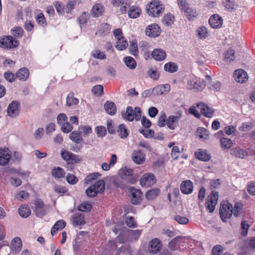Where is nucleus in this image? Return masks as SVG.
I'll list each match as a JSON object with an SVG mask.
<instances>
[{
    "instance_id": "c756f323",
    "label": "nucleus",
    "mask_w": 255,
    "mask_h": 255,
    "mask_svg": "<svg viewBox=\"0 0 255 255\" xmlns=\"http://www.w3.org/2000/svg\"><path fill=\"white\" fill-rule=\"evenodd\" d=\"M29 75V70L27 68H23L20 69L16 73V77L21 81H25Z\"/></svg>"
},
{
    "instance_id": "bf43d9fd",
    "label": "nucleus",
    "mask_w": 255,
    "mask_h": 255,
    "mask_svg": "<svg viewBox=\"0 0 255 255\" xmlns=\"http://www.w3.org/2000/svg\"><path fill=\"white\" fill-rule=\"evenodd\" d=\"M167 117L164 112H161L158 120V126L160 127H164L166 124Z\"/></svg>"
},
{
    "instance_id": "8fccbe9b",
    "label": "nucleus",
    "mask_w": 255,
    "mask_h": 255,
    "mask_svg": "<svg viewBox=\"0 0 255 255\" xmlns=\"http://www.w3.org/2000/svg\"><path fill=\"white\" fill-rule=\"evenodd\" d=\"M91 55L95 58L101 60L106 58V55L105 54L104 52L101 51L99 49L94 50L91 53Z\"/></svg>"
},
{
    "instance_id": "393cba45",
    "label": "nucleus",
    "mask_w": 255,
    "mask_h": 255,
    "mask_svg": "<svg viewBox=\"0 0 255 255\" xmlns=\"http://www.w3.org/2000/svg\"><path fill=\"white\" fill-rule=\"evenodd\" d=\"M72 224L75 226L82 225L85 224L84 216L83 214L76 213L72 216Z\"/></svg>"
},
{
    "instance_id": "1a4fd4ad",
    "label": "nucleus",
    "mask_w": 255,
    "mask_h": 255,
    "mask_svg": "<svg viewBox=\"0 0 255 255\" xmlns=\"http://www.w3.org/2000/svg\"><path fill=\"white\" fill-rule=\"evenodd\" d=\"M18 45L17 40H13L10 36H7L0 39V47L6 49H12Z\"/></svg>"
},
{
    "instance_id": "ddd939ff",
    "label": "nucleus",
    "mask_w": 255,
    "mask_h": 255,
    "mask_svg": "<svg viewBox=\"0 0 255 255\" xmlns=\"http://www.w3.org/2000/svg\"><path fill=\"white\" fill-rule=\"evenodd\" d=\"M234 78L236 82L242 84L245 83L248 80V75L245 70L239 69L235 71Z\"/></svg>"
},
{
    "instance_id": "c85d7f7f",
    "label": "nucleus",
    "mask_w": 255,
    "mask_h": 255,
    "mask_svg": "<svg viewBox=\"0 0 255 255\" xmlns=\"http://www.w3.org/2000/svg\"><path fill=\"white\" fill-rule=\"evenodd\" d=\"M104 9L103 6L100 3H96L93 6L91 14L93 17H99L104 12Z\"/></svg>"
},
{
    "instance_id": "49530a36",
    "label": "nucleus",
    "mask_w": 255,
    "mask_h": 255,
    "mask_svg": "<svg viewBox=\"0 0 255 255\" xmlns=\"http://www.w3.org/2000/svg\"><path fill=\"white\" fill-rule=\"evenodd\" d=\"M126 65L130 69H133L136 67V63L135 60L131 57H127L125 58Z\"/></svg>"
},
{
    "instance_id": "f257e3e1",
    "label": "nucleus",
    "mask_w": 255,
    "mask_h": 255,
    "mask_svg": "<svg viewBox=\"0 0 255 255\" xmlns=\"http://www.w3.org/2000/svg\"><path fill=\"white\" fill-rule=\"evenodd\" d=\"M243 205L241 203L237 202L233 208L232 204L224 202V218H230L233 214L238 217L240 216L243 212Z\"/></svg>"
},
{
    "instance_id": "7ed1b4c3",
    "label": "nucleus",
    "mask_w": 255,
    "mask_h": 255,
    "mask_svg": "<svg viewBox=\"0 0 255 255\" xmlns=\"http://www.w3.org/2000/svg\"><path fill=\"white\" fill-rule=\"evenodd\" d=\"M141 110L139 107H135L133 110L131 107H128L126 111L122 112L123 117L126 120L132 122L134 119L136 121H138L141 118Z\"/></svg>"
},
{
    "instance_id": "69168bd1",
    "label": "nucleus",
    "mask_w": 255,
    "mask_h": 255,
    "mask_svg": "<svg viewBox=\"0 0 255 255\" xmlns=\"http://www.w3.org/2000/svg\"><path fill=\"white\" fill-rule=\"evenodd\" d=\"M96 132L99 137L104 136L107 132L105 127L103 126H98L96 128Z\"/></svg>"
},
{
    "instance_id": "4c0bfd02",
    "label": "nucleus",
    "mask_w": 255,
    "mask_h": 255,
    "mask_svg": "<svg viewBox=\"0 0 255 255\" xmlns=\"http://www.w3.org/2000/svg\"><path fill=\"white\" fill-rule=\"evenodd\" d=\"M164 69L169 73H174L177 71L178 66L174 62H168L164 65Z\"/></svg>"
},
{
    "instance_id": "a19ab883",
    "label": "nucleus",
    "mask_w": 255,
    "mask_h": 255,
    "mask_svg": "<svg viewBox=\"0 0 255 255\" xmlns=\"http://www.w3.org/2000/svg\"><path fill=\"white\" fill-rule=\"evenodd\" d=\"M132 172V169L125 167L120 170L119 174L121 178H125L126 177L131 176Z\"/></svg>"
},
{
    "instance_id": "79ce46f5",
    "label": "nucleus",
    "mask_w": 255,
    "mask_h": 255,
    "mask_svg": "<svg viewBox=\"0 0 255 255\" xmlns=\"http://www.w3.org/2000/svg\"><path fill=\"white\" fill-rule=\"evenodd\" d=\"M182 11L185 12L186 16L190 20L193 19L197 15L196 11L194 9L190 8L188 6L183 9Z\"/></svg>"
},
{
    "instance_id": "a18cd8bd",
    "label": "nucleus",
    "mask_w": 255,
    "mask_h": 255,
    "mask_svg": "<svg viewBox=\"0 0 255 255\" xmlns=\"http://www.w3.org/2000/svg\"><path fill=\"white\" fill-rule=\"evenodd\" d=\"M126 230L128 231V235L130 236L132 239L135 240L138 239L142 233V230H129L126 229Z\"/></svg>"
},
{
    "instance_id": "4d7b16f0",
    "label": "nucleus",
    "mask_w": 255,
    "mask_h": 255,
    "mask_svg": "<svg viewBox=\"0 0 255 255\" xmlns=\"http://www.w3.org/2000/svg\"><path fill=\"white\" fill-rule=\"evenodd\" d=\"M101 174L99 172L93 173L87 176L85 179V183L89 184L93 181L97 179L98 177H100Z\"/></svg>"
},
{
    "instance_id": "2f4dec72",
    "label": "nucleus",
    "mask_w": 255,
    "mask_h": 255,
    "mask_svg": "<svg viewBox=\"0 0 255 255\" xmlns=\"http://www.w3.org/2000/svg\"><path fill=\"white\" fill-rule=\"evenodd\" d=\"M104 108L106 112L110 115H114L117 111L116 106L112 102H106L104 105Z\"/></svg>"
},
{
    "instance_id": "e2e57ef3",
    "label": "nucleus",
    "mask_w": 255,
    "mask_h": 255,
    "mask_svg": "<svg viewBox=\"0 0 255 255\" xmlns=\"http://www.w3.org/2000/svg\"><path fill=\"white\" fill-rule=\"evenodd\" d=\"M147 75L149 77L154 80H157L159 77V73L156 69H150L147 72Z\"/></svg>"
},
{
    "instance_id": "f704fd0d",
    "label": "nucleus",
    "mask_w": 255,
    "mask_h": 255,
    "mask_svg": "<svg viewBox=\"0 0 255 255\" xmlns=\"http://www.w3.org/2000/svg\"><path fill=\"white\" fill-rule=\"evenodd\" d=\"M69 138L76 143H80L83 141L81 133L79 131L74 130L69 134Z\"/></svg>"
},
{
    "instance_id": "2eb2a0df",
    "label": "nucleus",
    "mask_w": 255,
    "mask_h": 255,
    "mask_svg": "<svg viewBox=\"0 0 255 255\" xmlns=\"http://www.w3.org/2000/svg\"><path fill=\"white\" fill-rule=\"evenodd\" d=\"M185 240V237L183 236L175 237L169 243L168 247L171 250H177L180 246H183Z\"/></svg>"
},
{
    "instance_id": "9b49d317",
    "label": "nucleus",
    "mask_w": 255,
    "mask_h": 255,
    "mask_svg": "<svg viewBox=\"0 0 255 255\" xmlns=\"http://www.w3.org/2000/svg\"><path fill=\"white\" fill-rule=\"evenodd\" d=\"M161 32L160 27L156 23H152L148 25L145 28V33L150 37H156Z\"/></svg>"
},
{
    "instance_id": "0e129e2a",
    "label": "nucleus",
    "mask_w": 255,
    "mask_h": 255,
    "mask_svg": "<svg viewBox=\"0 0 255 255\" xmlns=\"http://www.w3.org/2000/svg\"><path fill=\"white\" fill-rule=\"evenodd\" d=\"M75 5V1L73 0H69L66 5L65 6V11L66 13L70 12L74 8Z\"/></svg>"
},
{
    "instance_id": "13d9d810",
    "label": "nucleus",
    "mask_w": 255,
    "mask_h": 255,
    "mask_svg": "<svg viewBox=\"0 0 255 255\" xmlns=\"http://www.w3.org/2000/svg\"><path fill=\"white\" fill-rule=\"evenodd\" d=\"M92 205L89 202H83L78 207V210L82 212H88L92 209Z\"/></svg>"
},
{
    "instance_id": "c9c22d12",
    "label": "nucleus",
    "mask_w": 255,
    "mask_h": 255,
    "mask_svg": "<svg viewBox=\"0 0 255 255\" xmlns=\"http://www.w3.org/2000/svg\"><path fill=\"white\" fill-rule=\"evenodd\" d=\"M141 10L140 8L137 6H132L130 7L128 11V15L130 18H136L140 14Z\"/></svg>"
},
{
    "instance_id": "f3484780",
    "label": "nucleus",
    "mask_w": 255,
    "mask_h": 255,
    "mask_svg": "<svg viewBox=\"0 0 255 255\" xmlns=\"http://www.w3.org/2000/svg\"><path fill=\"white\" fill-rule=\"evenodd\" d=\"M10 151L7 148L0 149V165L7 164L11 158Z\"/></svg>"
},
{
    "instance_id": "4468645a",
    "label": "nucleus",
    "mask_w": 255,
    "mask_h": 255,
    "mask_svg": "<svg viewBox=\"0 0 255 255\" xmlns=\"http://www.w3.org/2000/svg\"><path fill=\"white\" fill-rule=\"evenodd\" d=\"M19 112V104L17 101H12L7 109V115L11 118L16 117Z\"/></svg>"
},
{
    "instance_id": "de8ad7c7",
    "label": "nucleus",
    "mask_w": 255,
    "mask_h": 255,
    "mask_svg": "<svg viewBox=\"0 0 255 255\" xmlns=\"http://www.w3.org/2000/svg\"><path fill=\"white\" fill-rule=\"evenodd\" d=\"M174 22V16L171 14L168 13L164 15L162 22L164 25L166 26L171 25Z\"/></svg>"
},
{
    "instance_id": "ea45409f",
    "label": "nucleus",
    "mask_w": 255,
    "mask_h": 255,
    "mask_svg": "<svg viewBox=\"0 0 255 255\" xmlns=\"http://www.w3.org/2000/svg\"><path fill=\"white\" fill-rule=\"evenodd\" d=\"M19 215L23 218H26L31 214V211L28 206L23 205L20 206L18 209Z\"/></svg>"
},
{
    "instance_id": "c03bdc74",
    "label": "nucleus",
    "mask_w": 255,
    "mask_h": 255,
    "mask_svg": "<svg viewBox=\"0 0 255 255\" xmlns=\"http://www.w3.org/2000/svg\"><path fill=\"white\" fill-rule=\"evenodd\" d=\"M93 186L98 193H102L105 191V183L103 180H98Z\"/></svg>"
},
{
    "instance_id": "423d86ee",
    "label": "nucleus",
    "mask_w": 255,
    "mask_h": 255,
    "mask_svg": "<svg viewBox=\"0 0 255 255\" xmlns=\"http://www.w3.org/2000/svg\"><path fill=\"white\" fill-rule=\"evenodd\" d=\"M218 197V193L215 191H213L211 194L208 196L205 206L209 212L212 213L214 211Z\"/></svg>"
},
{
    "instance_id": "39448f33",
    "label": "nucleus",
    "mask_w": 255,
    "mask_h": 255,
    "mask_svg": "<svg viewBox=\"0 0 255 255\" xmlns=\"http://www.w3.org/2000/svg\"><path fill=\"white\" fill-rule=\"evenodd\" d=\"M205 87L203 81L195 77H191L187 81L186 88L190 90L201 91Z\"/></svg>"
},
{
    "instance_id": "9d476101",
    "label": "nucleus",
    "mask_w": 255,
    "mask_h": 255,
    "mask_svg": "<svg viewBox=\"0 0 255 255\" xmlns=\"http://www.w3.org/2000/svg\"><path fill=\"white\" fill-rule=\"evenodd\" d=\"M197 108L200 111V113L208 118L213 117L214 110L209 107L207 105L203 103H199L197 105Z\"/></svg>"
},
{
    "instance_id": "5fc2aeb1",
    "label": "nucleus",
    "mask_w": 255,
    "mask_h": 255,
    "mask_svg": "<svg viewBox=\"0 0 255 255\" xmlns=\"http://www.w3.org/2000/svg\"><path fill=\"white\" fill-rule=\"evenodd\" d=\"M118 132L121 138H124L128 135V132L124 125H120L118 127Z\"/></svg>"
},
{
    "instance_id": "bb28decb",
    "label": "nucleus",
    "mask_w": 255,
    "mask_h": 255,
    "mask_svg": "<svg viewBox=\"0 0 255 255\" xmlns=\"http://www.w3.org/2000/svg\"><path fill=\"white\" fill-rule=\"evenodd\" d=\"M152 57L156 61H161L164 60L166 57L165 51L160 48L155 49L152 52Z\"/></svg>"
},
{
    "instance_id": "09e8293b",
    "label": "nucleus",
    "mask_w": 255,
    "mask_h": 255,
    "mask_svg": "<svg viewBox=\"0 0 255 255\" xmlns=\"http://www.w3.org/2000/svg\"><path fill=\"white\" fill-rule=\"evenodd\" d=\"M79 103V100L72 95L69 94L66 98V105L68 107L76 105Z\"/></svg>"
},
{
    "instance_id": "aec40b11",
    "label": "nucleus",
    "mask_w": 255,
    "mask_h": 255,
    "mask_svg": "<svg viewBox=\"0 0 255 255\" xmlns=\"http://www.w3.org/2000/svg\"><path fill=\"white\" fill-rule=\"evenodd\" d=\"M193 184L189 180L183 181L180 185V190L184 194L188 195L192 193L193 191Z\"/></svg>"
},
{
    "instance_id": "7c9ffc66",
    "label": "nucleus",
    "mask_w": 255,
    "mask_h": 255,
    "mask_svg": "<svg viewBox=\"0 0 255 255\" xmlns=\"http://www.w3.org/2000/svg\"><path fill=\"white\" fill-rule=\"evenodd\" d=\"M52 175L56 179L64 178L65 175V172L64 170L59 167L53 168L51 171Z\"/></svg>"
},
{
    "instance_id": "20e7f679",
    "label": "nucleus",
    "mask_w": 255,
    "mask_h": 255,
    "mask_svg": "<svg viewBox=\"0 0 255 255\" xmlns=\"http://www.w3.org/2000/svg\"><path fill=\"white\" fill-rule=\"evenodd\" d=\"M114 35L117 40L116 48L119 50H124L128 46V43L123 36L121 29H116L114 31Z\"/></svg>"
},
{
    "instance_id": "5701e85b",
    "label": "nucleus",
    "mask_w": 255,
    "mask_h": 255,
    "mask_svg": "<svg viewBox=\"0 0 255 255\" xmlns=\"http://www.w3.org/2000/svg\"><path fill=\"white\" fill-rule=\"evenodd\" d=\"M22 242L19 237H15L11 242V250L13 254H18L21 249Z\"/></svg>"
},
{
    "instance_id": "58836bf2",
    "label": "nucleus",
    "mask_w": 255,
    "mask_h": 255,
    "mask_svg": "<svg viewBox=\"0 0 255 255\" xmlns=\"http://www.w3.org/2000/svg\"><path fill=\"white\" fill-rule=\"evenodd\" d=\"M235 59V51L232 48H230L226 52L224 56V61L227 63H230Z\"/></svg>"
},
{
    "instance_id": "f03ea898",
    "label": "nucleus",
    "mask_w": 255,
    "mask_h": 255,
    "mask_svg": "<svg viewBox=\"0 0 255 255\" xmlns=\"http://www.w3.org/2000/svg\"><path fill=\"white\" fill-rule=\"evenodd\" d=\"M164 6L160 1L157 0H152L147 7V13L153 17L159 16L164 10Z\"/></svg>"
},
{
    "instance_id": "37998d69",
    "label": "nucleus",
    "mask_w": 255,
    "mask_h": 255,
    "mask_svg": "<svg viewBox=\"0 0 255 255\" xmlns=\"http://www.w3.org/2000/svg\"><path fill=\"white\" fill-rule=\"evenodd\" d=\"M159 190L158 189L154 188L149 190L146 193L145 196L147 200H153L159 194Z\"/></svg>"
},
{
    "instance_id": "a878e982",
    "label": "nucleus",
    "mask_w": 255,
    "mask_h": 255,
    "mask_svg": "<svg viewBox=\"0 0 255 255\" xmlns=\"http://www.w3.org/2000/svg\"><path fill=\"white\" fill-rule=\"evenodd\" d=\"M195 157L201 161H209L211 157L207 151L204 149H199L195 152Z\"/></svg>"
},
{
    "instance_id": "680f3d73",
    "label": "nucleus",
    "mask_w": 255,
    "mask_h": 255,
    "mask_svg": "<svg viewBox=\"0 0 255 255\" xmlns=\"http://www.w3.org/2000/svg\"><path fill=\"white\" fill-rule=\"evenodd\" d=\"M92 91L94 95L101 96L103 94V87L101 85H96L92 88Z\"/></svg>"
},
{
    "instance_id": "cd10ccee",
    "label": "nucleus",
    "mask_w": 255,
    "mask_h": 255,
    "mask_svg": "<svg viewBox=\"0 0 255 255\" xmlns=\"http://www.w3.org/2000/svg\"><path fill=\"white\" fill-rule=\"evenodd\" d=\"M161 247V244L160 241L155 238L149 243V251L150 253L155 254L160 250Z\"/></svg>"
},
{
    "instance_id": "412c9836",
    "label": "nucleus",
    "mask_w": 255,
    "mask_h": 255,
    "mask_svg": "<svg viewBox=\"0 0 255 255\" xmlns=\"http://www.w3.org/2000/svg\"><path fill=\"white\" fill-rule=\"evenodd\" d=\"M113 4L114 6L120 5V11L122 13H125L131 4L129 0H113Z\"/></svg>"
},
{
    "instance_id": "a211bd4d",
    "label": "nucleus",
    "mask_w": 255,
    "mask_h": 255,
    "mask_svg": "<svg viewBox=\"0 0 255 255\" xmlns=\"http://www.w3.org/2000/svg\"><path fill=\"white\" fill-rule=\"evenodd\" d=\"M129 190L131 194V203L133 204H138L141 199V191L139 189H135L133 187H130Z\"/></svg>"
},
{
    "instance_id": "e433bc0d",
    "label": "nucleus",
    "mask_w": 255,
    "mask_h": 255,
    "mask_svg": "<svg viewBox=\"0 0 255 255\" xmlns=\"http://www.w3.org/2000/svg\"><path fill=\"white\" fill-rule=\"evenodd\" d=\"M66 223L64 220H61L57 221L53 225L51 230V233L54 235L59 230H61L66 226Z\"/></svg>"
},
{
    "instance_id": "603ef678",
    "label": "nucleus",
    "mask_w": 255,
    "mask_h": 255,
    "mask_svg": "<svg viewBox=\"0 0 255 255\" xmlns=\"http://www.w3.org/2000/svg\"><path fill=\"white\" fill-rule=\"evenodd\" d=\"M23 30L22 28L15 27L11 30V34L15 38H19L23 35Z\"/></svg>"
},
{
    "instance_id": "b1692460",
    "label": "nucleus",
    "mask_w": 255,
    "mask_h": 255,
    "mask_svg": "<svg viewBox=\"0 0 255 255\" xmlns=\"http://www.w3.org/2000/svg\"><path fill=\"white\" fill-rule=\"evenodd\" d=\"M132 160L137 164L143 163L145 160V155L140 150H134L132 153Z\"/></svg>"
},
{
    "instance_id": "774afa93",
    "label": "nucleus",
    "mask_w": 255,
    "mask_h": 255,
    "mask_svg": "<svg viewBox=\"0 0 255 255\" xmlns=\"http://www.w3.org/2000/svg\"><path fill=\"white\" fill-rule=\"evenodd\" d=\"M247 191L250 194L255 196V182L252 181L249 183Z\"/></svg>"
},
{
    "instance_id": "864d4df0",
    "label": "nucleus",
    "mask_w": 255,
    "mask_h": 255,
    "mask_svg": "<svg viewBox=\"0 0 255 255\" xmlns=\"http://www.w3.org/2000/svg\"><path fill=\"white\" fill-rule=\"evenodd\" d=\"M125 224L130 228H135L137 227V224L132 217H127L125 219Z\"/></svg>"
},
{
    "instance_id": "0eeeda50",
    "label": "nucleus",
    "mask_w": 255,
    "mask_h": 255,
    "mask_svg": "<svg viewBox=\"0 0 255 255\" xmlns=\"http://www.w3.org/2000/svg\"><path fill=\"white\" fill-rule=\"evenodd\" d=\"M62 158L67 161L68 163L74 164L80 162L82 158L73 153H71L66 150H62L61 151Z\"/></svg>"
},
{
    "instance_id": "4be33fe9",
    "label": "nucleus",
    "mask_w": 255,
    "mask_h": 255,
    "mask_svg": "<svg viewBox=\"0 0 255 255\" xmlns=\"http://www.w3.org/2000/svg\"><path fill=\"white\" fill-rule=\"evenodd\" d=\"M230 153L232 155L242 159L245 158L249 155L248 150L243 149L238 147L231 149Z\"/></svg>"
},
{
    "instance_id": "052dcab7",
    "label": "nucleus",
    "mask_w": 255,
    "mask_h": 255,
    "mask_svg": "<svg viewBox=\"0 0 255 255\" xmlns=\"http://www.w3.org/2000/svg\"><path fill=\"white\" fill-rule=\"evenodd\" d=\"M37 23L41 26L45 27L46 25L45 17L43 13H40L38 14L36 17Z\"/></svg>"
},
{
    "instance_id": "3c124183",
    "label": "nucleus",
    "mask_w": 255,
    "mask_h": 255,
    "mask_svg": "<svg viewBox=\"0 0 255 255\" xmlns=\"http://www.w3.org/2000/svg\"><path fill=\"white\" fill-rule=\"evenodd\" d=\"M56 121L57 124L61 127L68 121V119L66 114L60 113L57 116Z\"/></svg>"
},
{
    "instance_id": "dca6fc26",
    "label": "nucleus",
    "mask_w": 255,
    "mask_h": 255,
    "mask_svg": "<svg viewBox=\"0 0 255 255\" xmlns=\"http://www.w3.org/2000/svg\"><path fill=\"white\" fill-rule=\"evenodd\" d=\"M181 117V114L178 113L177 115H171L168 117L166 120V124L167 127L171 129H174L177 127L178 121Z\"/></svg>"
},
{
    "instance_id": "6ab92c4d",
    "label": "nucleus",
    "mask_w": 255,
    "mask_h": 255,
    "mask_svg": "<svg viewBox=\"0 0 255 255\" xmlns=\"http://www.w3.org/2000/svg\"><path fill=\"white\" fill-rule=\"evenodd\" d=\"M209 23L212 28H218L222 26L223 20L219 14H214L210 16Z\"/></svg>"
},
{
    "instance_id": "72a5a7b5",
    "label": "nucleus",
    "mask_w": 255,
    "mask_h": 255,
    "mask_svg": "<svg viewBox=\"0 0 255 255\" xmlns=\"http://www.w3.org/2000/svg\"><path fill=\"white\" fill-rule=\"evenodd\" d=\"M209 131L204 128L200 127L197 129V135L203 140H207L209 138Z\"/></svg>"
},
{
    "instance_id": "6e6d98bb",
    "label": "nucleus",
    "mask_w": 255,
    "mask_h": 255,
    "mask_svg": "<svg viewBox=\"0 0 255 255\" xmlns=\"http://www.w3.org/2000/svg\"><path fill=\"white\" fill-rule=\"evenodd\" d=\"M73 129L72 125L68 122V121L61 126V131L66 133H70Z\"/></svg>"
},
{
    "instance_id": "6e6552de",
    "label": "nucleus",
    "mask_w": 255,
    "mask_h": 255,
    "mask_svg": "<svg viewBox=\"0 0 255 255\" xmlns=\"http://www.w3.org/2000/svg\"><path fill=\"white\" fill-rule=\"evenodd\" d=\"M156 178L151 173H146L142 175L139 182L142 187H149L152 186L156 182Z\"/></svg>"
},
{
    "instance_id": "473e14b6",
    "label": "nucleus",
    "mask_w": 255,
    "mask_h": 255,
    "mask_svg": "<svg viewBox=\"0 0 255 255\" xmlns=\"http://www.w3.org/2000/svg\"><path fill=\"white\" fill-rule=\"evenodd\" d=\"M197 32L198 37L202 39H206L210 35L209 31L205 26L199 27L197 29Z\"/></svg>"
},
{
    "instance_id": "338daca9",
    "label": "nucleus",
    "mask_w": 255,
    "mask_h": 255,
    "mask_svg": "<svg viewBox=\"0 0 255 255\" xmlns=\"http://www.w3.org/2000/svg\"><path fill=\"white\" fill-rule=\"evenodd\" d=\"M212 255H223V248L221 246L217 245L213 247Z\"/></svg>"
},
{
    "instance_id": "f8f14e48",
    "label": "nucleus",
    "mask_w": 255,
    "mask_h": 255,
    "mask_svg": "<svg viewBox=\"0 0 255 255\" xmlns=\"http://www.w3.org/2000/svg\"><path fill=\"white\" fill-rule=\"evenodd\" d=\"M240 3V0H226L224 7L226 11L233 13L239 8Z\"/></svg>"
}]
</instances>
